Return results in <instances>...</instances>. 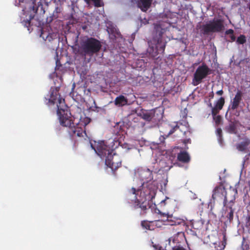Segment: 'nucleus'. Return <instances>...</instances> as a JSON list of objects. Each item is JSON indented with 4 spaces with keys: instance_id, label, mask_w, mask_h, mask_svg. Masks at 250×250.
<instances>
[{
    "instance_id": "15",
    "label": "nucleus",
    "mask_w": 250,
    "mask_h": 250,
    "mask_svg": "<svg viewBox=\"0 0 250 250\" xmlns=\"http://www.w3.org/2000/svg\"><path fill=\"white\" fill-rule=\"evenodd\" d=\"M225 104V99L223 97H220L214 103V106H212V104L209 103L208 106L211 107L212 115H217L222 109Z\"/></svg>"
},
{
    "instance_id": "1",
    "label": "nucleus",
    "mask_w": 250,
    "mask_h": 250,
    "mask_svg": "<svg viewBox=\"0 0 250 250\" xmlns=\"http://www.w3.org/2000/svg\"><path fill=\"white\" fill-rule=\"evenodd\" d=\"M97 154L102 159L105 158V165L112 171H115L122 165V162L119 156L113 153V149L106 146L104 141L99 143L94 149Z\"/></svg>"
},
{
    "instance_id": "7",
    "label": "nucleus",
    "mask_w": 250,
    "mask_h": 250,
    "mask_svg": "<svg viewBox=\"0 0 250 250\" xmlns=\"http://www.w3.org/2000/svg\"><path fill=\"white\" fill-rule=\"evenodd\" d=\"M211 69L205 63H202L196 70L193 75L192 84L197 86L202 83V80L211 73Z\"/></svg>"
},
{
    "instance_id": "31",
    "label": "nucleus",
    "mask_w": 250,
    "mask_h": 250,
    "mask_svg": "<svg viewBox=\"0 0 250 250\" xmlns=\"http://www.w3.org/2000/svg\"><path fill=\"white\" fill-rule=\"evenodd\" d=\"M34 16H30L29 19L23 21V22L26 26H29L30 25L31 20L34 18Z\"/></svg>"
},
{
    "instance_id": "30",
    "label": "nucleus",
    "mask_w": 250,
    "mask_h": 250,
    "mask_svg": "<svg viewBox=\"0 0 250 250\" xmlns=\"http://www.w3.org/2000/svg\"><path fill=\"white\" fill-rule=\"evenodd\" d=\"M230 35V38L232 41H234V35L233 34V30L229 29L226 31V35Z\"/></svg>"
},
{
    "instance_id": "37",
    "label": "nucleus",
    "mask_w": 250,
    "mask_h": 250,
    "mask_svg": "<svg viewBox=\"0 0 250 250\" xmlns=\"http://www.w3.org/2000/svg\"><path fill=\"white\" fill-rule=\"evenodd\" d=\"M153 247L155 249V250H160L161 247L156 245H153Z\"/></svg>"
},
{
    "instance_id": "38",
    "label": "nucleus",
    "mask_w": 250,
    "mask_h": 250,
    "mask_svg": "<svg viewBox=\"0 0 250 250\" xmlns=\"http://www.w3.org/2000/svg\"><path fill=\"white\" fill-rule=\"evenodd\" d=\"M223 91L222 90H218L216 92V94L218 95H219V96H221L223 94Z\"/></svg>"
},
{
    "instance_id": "17",
    "label": "nucleus",
    "mask_w": 250,
    "mask_h": 250,
    "mask_svg": "<svg viewBox=\"0 0 250 250\" xmlns=\"http://www.w3.org/2000/svg\"><path fill=\"white\" fill-rule=\"evenodd\" d=\"M153 0H139L137 5L143 12H146L150 7Z\"/></svg>"
},
{
    "instance_id": "6",
    "label": "nucleus",
    "mask_w": 250,
    "mask_h": 250,
    "mask_svg": "<svg viewBox=\"0 0 250 250\" xmlns=\"http://www.w3.org/2000/svg\"><path fill=\"white\" fill-rule=\"evenodd\" d=\"M131 194L134 195L135 200V203L133 205V208L134 209L140 208L139 206L143 200H149L153 196L150 189L149 190L146 189L145 191L144 189L136 190L134 188H132L128 192L127 195V197Z\"/></svg>"
},
{
    "instance_id": "24",
    "label": "nucleus",
    "mask_w": 250,
    "mask_h": 250,
    "mask_svg": "<svg viewBox=\"0 0 250 250\" xmlns=\"http://www.w3.org/2000/svg\"><path fill=\"white\" fill-rule=\"evenodd\" d=\"M87 3L90 1L94 3V5L96 7H100L104 5V3L101 0H84Z\"/></svg>"
},
{
    "instance_id": "14",
    "label": "nucleus",
    "mask_w": 250,
    "mask_h": 250,
    "mask_svg": "<svg viewBox=\"0 0 250 250\" xmlns=\"http://www.w3.org/2000/svg\"><path fill=\"white\" fill-rule=\"evenodd\" d=\"M156 111L154 109L150 110H143L140 113L139 115L143 119V121L145 120L147 122H156L158 119L155 115Z\"/></svg>"
},
{
    "instance_id": "36",
    "label": "nucleus",
    "mask_w": 250,
    "mask_h": 250,
    "mask_svg": "<svg viewBox=\"0 0 250 250\" xmlns=\"http://www.w3.org/2000/svg\"><path fill=\"white\" fill-rule=\"evenodd\" d=\"M226 236L224 235L223 237V242H222V245H223L222 249H224L225 247L226 244Z\"/></svg>"
},
{
    "instance_id": "22",
    "label": "nucleus",
    "mask_w": 250,
    "mask_h": 250,
    "mask_svg": "<svg viewBox=\"0 0 250 250\" xmlns=\"http://www.w3.org/2000/svg\"><path fill=\"white\" fill-rule=\"evenodd\" d=\"M202 30L203 31V33L205 35H207L209 33L213 32L212 28H211V25L209 23L203 25Z\"/></svg>"
},
{
    "instance_id": "35",
    "label": "nucleus",
    "mask_w": 250,
    "mask_h": 250,
    "mask_svg": "<svg viewBox=\"0 0 250 250\" xmlns=\"http://www.w3.org/2000/svg\"><path fill=\"white\" fill-rule=\"evenodd\" d=\"M233 218V211L232 210H231L229 213V221H232Z\"/></svg>"
},
{
    "instance_id": "5",
    "label": "nucleus",
    "mask_w": 250,
    "mask_h": 250,
    "mask_svg": "<svg viewBox=\"0 0 250 250\" xmlns=\"http://www.w3.org/2000/svg\"><path fill=\"white\" fill-rule=\"evenodd\" d=\"M101 48V42L94 38H87L81 42V48L85 55L92 56L99 52Z\"/></svg>"
},
{
    "instance_id": "11",
    "label": "nucleus",
    "mask_w": 250,
    "mask_h": 250,
    "mask_svg": "<svg viewBox=\"0 0 250 250\" xmlns=\"http://www.w3.org/2000/svg\"><path fill=\"white\" fill-rule=\"evenodd\" d=\"M226 191L223 184H220L216 186L213 190L212 198L213 203L215 201H222L226 200Z\"/></svg>"
},
{
    "instance_id": "44",
    "label": "nucleus",
    "mask_w": 250,
    "mask_h": 250,
    "mask_svg": "<svg viewBox=\"0 0 250 250\" xmlns=\"http://www.w3.org/2000/svg\"><path fill=\"white\" fill-rule=\"evenodd\" d=\"M236 193H237V190H236V189H235V194H236Z\"/></svg>"
},
{
    "instance_id": "19",
    "label": "nucleus",
    "mask_w": 250,
    "mask_h": 250,
    "mask_svg": "<svg viewBox=\"0 0 250 250\" xmlns=\"http://www.w3.org/2000/svg\"><path fill=\"white\" fill-rule=\"evenodd\" d=\"M128 100L123 95H120L117 97L114 101V104L118 106H123L127 104Z\"/></svg>"
},
{
    "instance_id": "18",
    "label": "nucleus",
    "mask_w": 250,
    "mask_h": 250,
    "mask_svg": "<svg viewBox=\"0 0 250 250\" xmlns=\"http://www.w3.org/2000/svg\"><path fill=\"white\" fill-rule=\"evenodd\" d=\"M167 224L170 226H177L184 224L183 220L180 218L173 217L170 215L167 216Z\"/></svg>"
},
{
    "instance_id": "27",
    "label": "nucleus",
    "mask_w": 250,
    "mask_h": 250,
    "mask_svg": "<svg viewBox=\"0 0 250 250\" xmlns=\"http://www.w3.org/2000/svg\"><path fill=\"white\" fill-rule=\"evenodd\" d=\"M213 119L215 122L216 125H219L222 122V118L220 115H212Z\"/></svg>"
},
{
    "instance_id": "10",
    "label": "nucleus",
    "mask_w": 250,
    "mask_h": 250,
    "mask_svg": "<svg viewBox=\"0 0 250 250\" xmlns=\"http://www.w3.org/2000/svg\"><path fill=\"white\" fill-rule=\"evenodd\" d=\"M239 137V140L236 145L237 149L244 153H250V139L244 135Z\"/></svg>"
},
{
    "instance_id": "13",
    "label": "nucleus",
    "mask_w": 250,
    "mask_h": 250,
    "mask_svg": "<svg viewBox=\"0 0 250 250\" xmlns=\"http://www.w3.org/2000/svg\"><path fill=\"white\" fill-rule=\"evenodd\" d=\"M130 127L134 129L138 130H142L145 125V123L143 121V119L140 116L139 114L136 115H133L131 121H129Z\"/></svg>"
},
{
    "instance_id": "25",
    "label": "nucleus",
    "mask_w": 250,
    "mask_h": 250,
    "mask_svg": "<svg viewBox=\"0 0 250 250\" xmlns=\"http://www.w3.org/2000/svg\"><path fill=\"white\" fill-rule=\"evenodd\" d=\"M153 222H147L146 221H143L141 222V225L143 228L148 229V230H152L153 229L151 227V225H150L151 223H152Z\"/></svg>"
},
{
    "instance_id": "21",
    "label": "nucleus",
    "mask_w": 250,
    "mask_h": 250,
    "mask_svg": "<svg viewBox=\"0 0 250 250\" xmlns=\"http://www.w3.org/2000/svg\"><path fill=\"white\" fill-rule=\"evenodd\" d=\"M185 239V234L183 232H178L176 235H175L173 238L172 241L174 243L176 244H179L181 241H183Z\"/></svg>"
},
{
    "instance_id": "4",
    "label": "nucleus",
    "mask_w": 250,
    "mask_h": 250,
    "mask_svg": "<svg viewBox=\"0 0 250 250\" xmlns=\"http://www.w3.org/2000/svg\"><path fill=\"white\" fill-rule=\"evenodd\" d=\"M61 125L62 126L68 127L69 134L73 136L83 137V134L86 135L85 130L80 126L79 124H75L72 118L67 115H62L60 117Z\"/></svg>"
},
{
    "instance_id": "40",
    "label": "nucleus",
    "mask_w": 250,
    "mask_h": 250,
    "mask_svg": "<svg viewBox=\"0 0 250 250\" xmlns=\"http://www.w3.org/2000/svg\"><path fill=\"white\" fill-rule=\"evenodd\" d=\"M213 97H214V93H213V92L212 91L211 92H210L209 94V98L210 99H213Z\"/></svg>"
},
{
    "instance_id": "16",
    "label": "nucleus",
    "mask_w": 250,
    "mask_h": 250,
    "mask_svg": "<svg viewBox=\"0 0 250 250\" xmlns=\"http://www.w3.org/2000/svg\"><path fill=\"white\" fill-rule=\"evenodd\" d=\"M211 27L212 28L213 32H220L223 29L224 25L223 21L221 20H214L209 22Z\"/></svg>"
},
{
    "instance_id": "42",
    "label": "nucleus",
    "mask_w": 250,
    "mask_h": 250,
    "mask_svg": "<svg viewBox=\"0 0 250 250\" xmlns=\"http://www.w3.org/2000/svg\"><path fill=\"white\" fill-rule=\"evenodd\" d=\"M19 0V3H21V2H23L24 0Z\"/></svg>"
},
{
    "instance_id": "26",
    "label": "nucleus",
    "mask_w": 250,
    "mask_h": 250,
    "mask_svg": "<svg viewBox=\"0 0 250 250\" xmlns=\"http://www.w3.org/2000/svg\"><path fill=\"white\" fill-rule=\"evenodd\" d=\"M236 42L237 43L240 44H243L246 42V38L245 35H241L237 38Z\"/></svg>"
},
{
    "instance_id": "9",
    "label": "nucleus",
    "mask_w": 250,
    "mask_h": 250,
    "mask_svg": "<svg viewBox=\"0 0 250 250\" xmlns=\"http://www.w3.org/2000/svg\"><path fill=\"white\" fill-rule=\"evenodd\" d=\"M225 117L229 122V125L225 127L227 132L234 133V98L231 100V104L229 107Z\"/></svg>"
},
{
    "instance_id": "20",
    "label": "nucleus",
    "mask_w": 250,
    "mask_h": 250,
    "mask_svg": "<svg viewBox=\"0 0 250 250\" xmlns=\"http://www.w3.org/2000/svg\"><path fill=\"white\" fill-rule=\"evenodd\" d=\"M177 159L183 163H187L189 162L190 157L186 151H182L178 154Z\"/></svg>"
},
{
    "instance_id": "2",
    "label": "nucleus",
    "mask_w": 250,
    "mask_h": 250,
    "mask_svg": "<svg viewBox=\"0 0 250 250\" xmlns=\"http://www.w3.org/2000/svg\"><path fill=\"white\" fill-rule=\"evenodd\" d=\"M167 30V27H164L163 23L160 22L154 25V40L157 42L156 48L150 47L147 50L149 57L154 60L159 58V53H164L166 42L163 40V36Z\"/></svg>"
},
{
    "instance_id": "39",
    "label": "nucleus",
    "mask_w": 250,
    "mask_h": 250,
    "mask_svg": "<svg viewBox=\"0 0 250 250\" xmlns=\"http://www.w3.org/2000/svg\"><path fill=\"white\" fill-rule=\"evenodd\" d=\"M242 247H243V250H247V249H249V246L247 244H246L244 246V244H243Z\"/></svg>"
},
{
    "instance_id": "3",
    "label": "nucleus",
    "mask_w": 250,
    "mask_h": 250,
    "mask_svg": "<svg viewBox=\"0 0 250 250\" xmlns=\"http://www.w3.org/2000/svg\"><path fill=\"white\" fill-rule=\"evenodd\" d=\"M60 87H51L49 95L44 98V102L48 105L56 104L58 112L64 111L65 104L64 99L61 97L59 93Z\"/></svg>"
},
{
    "instance_id": "32",
    "label": "nucleus",
    "mask_w": 250,
    "mask_h": 250,
    "mask_svg": "<svg viewBox=\"0 0 250 250\" xmlns=\"http://www.w3.org/2000/svg\"><path fill=\"white\" fill-rule=\"evenodd\" d=\"M222 129L220 128H218L216 130V134L218 137V140L219 141H221L222 138Z\"/></svg>"
},
{
    "instance_id": "23",
    "label": "nucleus",
    "mask_w": 250,
    "mask_h": 250,
    "mask_svg": "<svg viewBox=\"0 0 250 250\" xmlns=\"http://www.w3.org/2000/svg\"><path fill=\"white\" fill-rule=\"evenodd\" d=\"M90 118L88 117H85L83 120H81L79 123H77V124H79L80 126L83 128V127L86 126L90 122Z\"/></svg>"
},
{
    "instance_id": "43",
    "label": "nucleus",
    "mask_w": 250,
    "mask_h": 250,
    "mask_svg": "<svg viewBox=\"0 0 250 250\" xmlns=\"http://www.w3.org/2000/svg\"><path fill=\"white\" fill-rule=\"evenodd\" d=\"M133 201H134V200H131V202H129V201H128V203H130V204H131V203H132L133 202Z\"/></svg>"
},
{
    "instance_id": "8",
    "label": "nucleus",
    "mask_w": 250,
    "mask_h": 250,
    "mask_svg": "<svg viewBox=\"0 0 250 250\" xmlns=\"http://www.w3.org/2000/svg\"><path fill=\"white\" fill-rule=\"evenodd\" d=\"M140 179L143 181L142 183V188L138 190H143L145 191L146 189L151 191V193H153V190L152 189V186L148 184L149 182L153 180L152 171L148 168H141L138 171Z\"/></svg>"
},
{
    "instance_id": "12",
    "label": "nucleus",
    "mask_w": 250,
    "mask_h": 250,
    "mask_svg": "<svg viewBox=\"0 0 250 250\" xmlns=\"http://www.w3.org/2000/svg\"><path fill=\"white\" fill-rule=\"evenodd\" d=\"M165 127L167 130H161V131L165 134L162 135L160 137V140L162 143L164 142V140L168 137L169 135L174 133L175 131L179 129V126L177 123H174V125H170L166 124Z\"/></svg>"
},
{
    "instance_id": "28",
    "label": "nucleus",
    "mask_w": 250,
    "mask_h": 250,
    "mask_svg": "<svg viewBox=\"0 0 250 250\" xmlns=\"http://www.w3.org/2000/svg\"><path fill=\"white\" fill-rule=\"evenodd\" d=\"M146 201V200H143L142 202L141 205L139 206L140 208H141V210L143 211L142 214L145 213L146 212V211L148 209L146 205V203H145ZM141 213L142 214V212H141Z\"/></svg>"
},
{
    "instance_id": "34",
    "label": "nucleus",
    "mask_w": 250,
    "mask_h": 250,
    "mask_svg": "<svg viewBox=\"0 0 250 250\" xmlns=\"http://www.w3.org/2000/svg\"><path fill=\"white\" fill-rule=\"evenodd\" d=\"M246 227L250 230V213L248 215L247 219Z\"/></svg>"
},
{
    "instance_id": "41",
    "label": "nucleus",
    "mask_w": 250,
    "mask_h": 250,
    "mask_svg": "<svg viewBox=\"0 0 250 250\" xmlns=\"http://www.w3.org/2000/svg\"><path fill=\"white\" fill-rule=\"evenodd\" d=\"M32 8H33V10L34 11H34V13H36V12H37V9H35V7H34V6H33V7H32Z\"/></svg>"
},
{
    "instance_id": "33",
    "label": "nucleus",
    "mask_w": 250,
    "mask_h": 250,
    "mask_svg": "<svg viewBox=\"0 0 250 250\" xmlns=\"http://www.w3.org/2000/svg\"><path fill=\"white\" fill-rule=\"evenodd\" d=\"M172 250H186L180 244L176 245L172 248Z\"/></svg>"
},
{
    "instance_id": "29",
    "label": "nucleus",
    "mask_w": 250,
    "mask_h": 250,
    "mask_svg": "<svg viewBox=\"0 0 250 250\" xmlns=\"http://www.w3.org/2000/svg\"><path fill=\"white\" fill-rule=\"evenodd\" d=\"M241 100V94L240 92H238L235 94V108L238 105L240 101Z\"/></svg>"
}]
</instances>
